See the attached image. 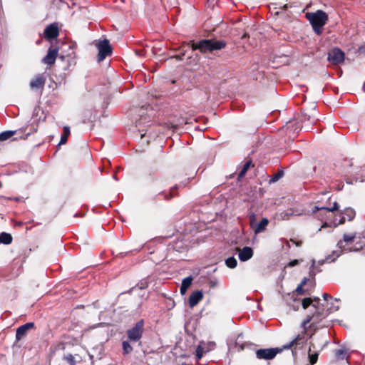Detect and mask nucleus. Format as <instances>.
<instances>
[{"label": "nucleus", "instance_id": "obj_1", "mask_svg": "<svg viewBox=\"0 0 365 365\" xmlns=\"http://www.w3.org/2000/svg\"><path fill=\"white\" fill-rule=\"evenodd\" d=\"M307 19L310 22L314 31L320 35L323 26L328 21V15L322 10H317L315 12H308L305 15Z\"/></svg>", "mask_w": 365, "mask_h": 365}, {"label": "nucleus", "instance_id": "obj_2", "mask_svg": "<svg viewBox=\"0 0 365 365\" xmlns=\"http://www.w3.org/2000/svg\"><path fill=\"white\" fill-rule=\"evenodd\" d=\"M226 45V42L223 40L205 39L197 43H192V48L193 50H200L202 53H207L221 50Z\"/></svg>", "mask_w": 365, "mask_h": 365}, {"label": "nucleus", "instance_id": "obj_3", "mask_svg": "<svg viewBox=\"0 0 365 365\" xmlns=\"http://www.w3.org/2000/svg\"><path fill=\"white\" fill-rule=\"evenodd\" d=\"M356 237V232H353V233H350V234H344L343 235L342 240H339L337 243V246L340 249V251L334 252L333 253V255H335V257L334 258H331V256H328L326 258V261L328 262H333L335 260L336 258L339 257L342 252H349L353 251V250L351 247H349L348 245L351 244L354 241Z\"/></svg>", "mask_w": 365, "mask_h": 365}, {"label": "nucleus", "instance_id": "obj_4", "mask_svg": "<svg viewBox=\"0 0 365 365\" xmlns=\"http://www.w3.org/2000/svg\"><path fill=\"white\" fill-rule=\"evenodd\" d=\"M315 314L312 316H308L307 318L303 321L302 323V327L303 328V331L301 334H298L297 337L292 340L289 344L284 346L285 349H289L294 345H303L306 343L307 339L305 337V334L307 329V326L312 320Z\"/></svg>", "mask_w": 365, "mask_h": 365}, {"label": "nucleus", "instance_id": "obj_5", "mask_svg": "<svg viewBox=\"0 0 365 365\" xmlns=\"http://www.w3.org/2000/svg\"><path fill=\"white\" fill-rule=\"evenodd\" d=\"M96 46L98 50V61H103L106 58V56L110 55L112 53V47L108 39L99 41L96 43Z\"/></svg>", "mask_w": 365, "mask_h": 365}, {"label": "nucleus", "instance_id": "obj_6", "mask_svg": "<svg viewBox=\"0 0 365 365\" xmlns=\"http://www.w3.org/2000/svg\"><path fill=\"white\" fill-rule=\"evenodd\" d=\"M281 349L278 348L260 349L257 350L256 356L258 359L271 360L279 353Z\"/></svg>", "mask_w": 365, "mask_h": 365}, {"label": "nucleus", "instance_id": "obj_7", "mask_svg": "<svg viewBox=\"0 0 365 365\" xmlns=\"http://www.w3.org/2000/svg\"><path fill=\"white\" fill-rule=\"evenodd\" d=\"M143 331V322L141 320L138 322L134 327L128 331V336L130 341H137L142 337Z\"/></svg>", "mask_w": 365, "mask_h": 365}, {"label": "nucleus", "instance_id": "obj_8", "mask_svg": "<svg viewBox=\"0 0 365 365\" xmlns=\"http://www.w3.org/2000/svg\"><path fill=\"white\" fill-rule=\"evenodd\" d=\"M215 342H212V341H209V342L201 341V342H200V344H198V346H197V349H196L197 359V360L200 359L205 354L209 352L211 350H213L215 349Z\"/></svg>", "mask_w": 365, "mask_h": 365}, {"label": "nucleus", "instance_id": "obj_9", "mask_svg": "<svg viewBox=\"0 0 365 365\" xmlns=\"http://www.w3.org/2000/svg\"><path fill=\"white\" fill-rule=\"evenodd\" d=\"M339 205L336 202H334L333 203V205L331 207H319V206H314L312 208V213L314 214L317 212H319V215H317L318 217H321V220L322 221L324 220V216L329 212H334L336 210H339Z\"/></svg>", "mask_w": 365, "mask_h": 365}, {"label": "nucleus", "instance_id": "obj_10", "mask_svg": "<svg viewBox=\"0 0 365 365\" xmlns=\"http://www.w3.org/2000/svg\"><path fill=\"white\" fill-rule=\"evenodd\" d=\"M44 37L48 40L51 41L54 38H56L59 34V29L57 23H53L49 24L44 30L43 32Z\"/></svg>", "mask_w": 365, "mask_h": 365}, {"label": "nucleus", "instance_id": "obj_11", "mask_svg": "<svg viewBox=\"0 0 365 365\" xmlns=\"http://www.w3.org/2000/svg\"><path fill=\"white\" fill-rule=\"evenodd\" d=\"M328 60L334 64H339L344 61V53L339 48H333L328 54Z\"/></svg>", "mask_w": 365, "mask_h": 365}, {"label": "nucleus", "instance_id": "obj_12", "mask_svg": "<svg viewBox=\"0 0 365 365\" xmlns=\"http://www.w3.org/2000/svg\"><path fill=\"white\" fill-rule=\"evenodd\" d=\"M250 224L254 230L255 234L261 233L264 232L266 229V227L269 224V220L267 218H263L258 224L254 225V221L255 220V215L252 214L250 217Z\"/></svg>", "mask_w": 365, "mask_h": 365}, {"label": "nucleus", "instance_id": "obj_13", "mask_svg": "<svg viewBox=\"0 0 365 365\" xmlns=\"http://www.w3.org/2000/svg\"><path fill=\"white\" fill-rule=\"evenodd\" d=\"M46 83V77L44 74L36 75L29 83L31 89H39L43 88Z\"/></svg>", "mask_w": 365, "mask_h": 365}, {"label": "nucleus", "instance_id": "obj_14", "mask_svg": "<svg viewBox=\"0 0 365 365\" xmlns=\"http://www.w3.org/2000/svg\"><path fill=\"white\" fill-rule=\"evenodd\" d=\"M58 54V48H49L46 56L42 59V62L48 66H52L55 63Z\"/></svg>", "mask_w": 365, "mask_h": 365}, {"label": "nucleus", "instance_id": "obj_15", "mask_svg": "<svg viewBox=\"0 0 365 365\" xmlns=\"http://www.w3.org/2000/svg\"><path fill=\"white\" fill-rule=\"evenodd\" d=\"M34 327V322H29L26 323L22 326H20L16 333V340L19 341L23 337H24L27 333V331Z\"/></svg>", "mask_w": 365, "mask_h": 365}, {"label": "nucleus", "instance_id": "obj_16", "mask_svg": "<svg viewBox=\"0 0 365 365\" xmlns=\"http://www.w3.org/2000/svg\"><path fill=\"white\" fill-rule=\"evenodd\" d=\"M253 255V250L250 247H245L239 250L238 257L240 261L245 262L250 259Z\"/></svg>", "mask_w": 365, "mask_h": 365}, {"label": "nucleus", "instance_id": "obj_17", "mask_svg": "<svg viewBox=\"0 0 365 365\" xmlns=\"http://www.w3.org/2000/svg\"><path fill=\"white\" fill-rule=\"evenodd\" d=\"M203 294L201 291H195L189 297L188 302L191 308L196 306L202 300Z\"/></svg>", "mask_w": 365, "mask_h": 365}, {"label": "nucleus", "instance_id": "obj_18", "mask_svg": "<svg viewBox=\"0 0 365 365\" xmlns=\"http://www.w3.org/2000/svg\"><path fill=\"white\" fill-rule=\"evenodd\" d=\"M192 282V277H187L182 279L180 289L181 294L184 295L186 293L187 289L191 285Z\"/></svg>", "mask_w": 365, "mask_h": 365}, {"label": "nucleus", "instance_id": "obj_19", "mask_svg": "<svg viewBox=\"0 0 365 365\" xmlns=\"http://www.w3.org/2000/svg\"><path fill=\"white\" fill-rule=\"evenodd\" d=\"M341 214H343L346 217V219L347 218L348 221L353 220L356 216V212L351 207L345 208L341 212Z\"/></svg>", "mask_w": 365, "mask_h": 365}, {"label": "nucleus", "instance_id": "obj_20", "mask_svg": "<svg viewBox=\"0 0 365 365\" xmlns=\"http://www.w3.org/2000/svg\"><path fill=\"white\" fill-rule=\"evenodd\" d=\"M63 359L69 365H76L78 361H81V357L79 356L76 355V356H75L71 354L65 355Z\"/></svg>", "mask_w": 365, "mask_h": 365}, {"label": "nucleus", "instance_id": "obj_21", "mask_svg": "<svg viewBox=\"0 0 365 365\" xmlns=\"http://www.w3.org/2000/svg\"><path fill=\"white\" fill-rule=\"evenodd\" d=\"M12 242V237L10 234L2 232L0 235V242L4 245H9Z\"/></svg>", "mask_w": 365, "mask_h": 365}, {"label": "nucleus", "instance_id": "obj_22", "mask_svg": "<svg viewBox=\"0 0 365 365\" xmlns=\"http://www.w3.org/2000/svg\"><path fill=\"white\" fill-rule=\"evenodd\" d=\"M314 301L319 304L320 299L319 297H314V299H312L311 298H304L302 300V307L305 309H307L312 303Z\"/></svg>", "mask_w": 365, "mask_h": 365}, {"label": "nucleus", "instance_id": "obj_23", "mask_svg": "<svg viewBox=\"0 0 365 365\" xmlns=\"http://www.w3.org/2000/svg\"><path fill=\"white\" fill-rule=\"evenodd\" d=\"M70 134V129L68 127L65 126L63 128V133L61 135V140L59 142V145H63L67 142L68 137Z\"/></svg>", "mask_w": 365, "mask_h": 365}, {"label": "nucleus", "instance_id": "obj_24", "mask_svg": "<svg viewBox=\"0 0 365 365\" xmlns=\"http://www.w3.org/2000/svg\"><path fill=\"white\" fill-rule=\"evenodd\" d=\"M15 133H16V131H11V130H8V131H4V132L1 133H0V141H4L6 140H8L11 137H12Z\"/></svg>", "mask_w": 365, "mask_h": 365}, {"label": "nucleus", "instance_id": "obj_25", "mask_svg": "<svg viewBox=\"0 0 365 365\" xmlns=\"http://www.w3.org/2000/svg\"><path fill=\"white\" fill-rule=\"evenodd\" d=\"M251 163L252 162L250 160H248L245 163L241 171L239 173L238 178H242L245 175L246 173L247 172L251 165Z\"/></svg>", "mask_w": 365, "mask_h": 365}, {"label": "nucleus", "instance_id": "obj_26", "mask_svg": "<svg viewBox=\"0 0 365 365\" xmlns=\"http://www.w3.org/2000/svg\"><path fill=\"white\" fill-rule=\"evenodd\" d=\"M123 353V354H128L133 351V347L130 343L127 341H123L122 343Z\"/></svg>", "mask_w": 365, "mask_h": 365}, {"label": "nucleus", "instance_id": "obj_27", "mask_svg": "<svg viewBox=\"0 0 365 365\" xmlns=\"http://www.w3.org/2000/svg\"><path fill=\"white\" fill-rule=\"evenodd\" d=\"M177 189V187H174L173 188L170 189L169 193H165V192H162V193H160L159 195H163L164 196V199L166 200H170L173 197H174L175 195V190Z\"/></svg>", "mask_w": 365, "mask_h": 365}, {"label": "nucleus", "instance_id": "obj_28", "mask_svg": "<svg viewBox=\"0 0 365 365\" xmlns=\"http://www.w3.org/2000/svg\"><path fill=\"white\" fill-rule=\"evenodd\" d=\"M225 264L230 268H235L237 264V262L235 257H231L226 259Z\"/></svg>", "mask_w": 365, "mask_h": 365}, {"label": "nucleus", "instance_id": "obj_29", "mask_svg": "<svg viewBox=\"0 0 365 365\" xmlns=\"http://www.w3.org/2000/svg\"><path fill=\"white\" fill-rule=\"evenodd\" d=\"M284 175L283 171H279L277 173L274 174L273 177L269 180L270 183L275 182L278 181Z\"/></svg>", "mask_w": 365, "mask_h": 365}, {"label": "nucleus", "instance_id": "obj_30", "mask_svg": "<svg viewBox=\"0 0 365 365\" xmlns=\"http://www.w3.org/2000/svg\"><path fill=\"white\" fill-rule=\"evenodd\" d=\"M361 175L356 178V181L364 182L365 181V165L361 168Z\"/></svg>", "mask_w": 365, "mask_h": 365}, {"label": "nucleus", "instance_id": "obj_31", "mask_svg": "<svg viewBox=\"0 0 365 365\" xmlns=\"http://www.w3.org/2000/svg\"><path fill=\"white\" fill-rule=\"evenodd\" d=\"M346 221V217L344 215V216H341L339 220V222L338 223H334V227H336L338 225H342Z\"/></svg>", "mask_w": 365, "mask_h": 365}, {"label": "nucleus", "instance_id": "obj_32", "mask_svg": "<svg viewBox=\"0 0 365 365\" xmlns=\"http://www.w3.org/2000/svg\"><path fill=\"white\" fill-rule=\"evenodd\" d=\"M294 292L299 294H302L304 293L303 287L301 285H299L295 289Z\"/></svg>", "mask_w": 365, "mask_h": 365}, {"label": "nucleus", "instance_id": "obj_33", "mask_svg": "<svg viewBox=\"0 0 365 365\" xmlns=\"http://www.w3.org/2000/svg\"><path fill=\"white\" fill-rule=\"evenodd\" d=\"M299 264V260L298 259H294V260H292L289 264H288V266L289 267H294V266H296Z\"/></svg>", "mask_w": 365, "mask_h": 365}, {"label": "nucleus", "instance_id": "obj_34", "mask_svg": "<svg viewBox=\"0 0 365 365\" xmlns=\"http://www.w3.org/2000/svg\"><path fill=\"white\" fill-rule=\"evenodd\" d=\"M293 302H294V303L297 304L296 305L295 304L293 305V309H294V310H297L299 309V303L300 302H299V300L297 301L295 299H294Z\"/></svg>", "mask_w": 365, "mask_h": 365}, {"label": "nucleus", "instance_id": "obj_35", "mask_svg": "<svg viewBox=\"0 0 365 365\" xmlns=\"http://www.w3.org/2000/svg\"><path fill=\"white\" fill-rule=\"evenodd\" d=\"M322 297L325 301H327L329 299H332V297L327 293H324Z\"/></svg>", "mask_w": 365, "mask_h": 365}, {"label": "nucleus", "instance_id": "obj_36", "mask_svg": "<svg viewBox=\"0 0 365 365\" xmlns=\"http://www.w3.org/2000/svg\"><path fill=\"white\" fill-rule=\"evenodd\" d=\"M313 307H314L317 309L316 312V314H315L316 315H322V314L319 307H317L316 304H313Z\"/></svg>", "mask_w": 365, "mask_h": 365}, {"label": "nucleus", "instance_id": "obj_37", "mask_svg": "<svg viewBox=\"0 0 365 365\" xmlns=\"http://www.w3.org/2000/svg\"><path fill=\"white\" fill-rule=\"evenodd\" d=\"M317 355H312L311 356V363L313 364L314 363H316L317 361Z\"/></svg>", "mask_w": 365, "mask_h": 365}, {"label": "nucleus", "instance_id": "obj_38", "mask_svg": "<svg viewBox=\"0 0 365 365\" xmlns=\"http://www.w3.org/2000/svg\"><path fill=\"white\" fill-rule=\"evenodd\" d=\"M307 278H304V279L302 281V282L300 283V284H299V285H301V287H303L306 284V283H307Z\"/></svg>", "mask_w": 365, "mask_h": 365}, {"label": "nucleus", "instance_id": "obj_39", "mask_svg": "<svg viewBox=\"0 0 365 365\" xmlns=\"http://www.w3.org/2000/svg\"><path fill=\"white\" fill-rule=\"evenodd\" d=\"M343 353H344V351H343V350L339 349V350H338V351H336V355H340V354H342Z\"/></svg>", "mask_w": 365, "mask_h": 365}, {"label": "nucleus", "instance_id": "obj_40", "mask_svg": "<svg viewBox=\"0 0 365 365\" xmlns=\"http://www.w3.org/2000/svg\"><path fill=\"white\" fill-rule=\"evenodd\" d=\"M292 241L294 243H295L297 246H300V245H301V244H302V242H295V241H294V240H292Z\"/></svg>", "mask_w": 365, "mask_h": 365}, {"label": "nucleus", "instance_id": "obj_41", "mask_svg": "<svg viewBox=\"0 0 365 365\" xmlns=\"http://www.w3.org/2000/svg\"><path fill=\"white\" fill-rule=\"evenodd\" d=\"M327 226H328V225H327V223L325 222L323 224V225L321 227V228L319 229V230H320L322 228L325 227H327Z\"/></svg>", "mask_w": 365, "mask_h": 365}, {"label": "nucleus", "instance_id": "obj_42", "mask_svg": "<svg viewBox=\"0 0 365 365\" xmlns=\"http://www.w3.org/2000/svg\"><path fill=\"white\" fill-rule=\"evenodd\" d=\"M192 43H195L193 41H191L190 43H187V46H190V44L191 48H192ZM192 50L194 51L193 48H192Z\"/></svg>", "mask_w": 365, "mask_h": 365}, {"label": "nucleus", "instance_id": "obj_43", "mask_svg": "<svg viewBox=\"0 0 365 365\" xmlns=\"http://www.w3.org/2000/svg\"><path fill=\"white\" fill-rule=\"evenodd\" d=\"M246 36H247V34H245L242 36V38H245Z\"/></svg>", "mask_w": 365, "mask_h": 365}, {"label": "nucleus", "instance_id": "obj_44", "mask_svg": "<svg viewBox=\"0 0 365 365\" xmlns=\"http://www.w3.org/2000/svg\"><path fill=\"white\" fill-rule=\"evenodd\" d=\"M145 134H140V138H143Z\"/></svg>", "mask_w": 365, "mask_h": 365}, {"label": "nucleus", "instance_id": "obj_45", "mask_svg": "<svg viewBox=\"0 0 365 365\" xmlns=\"http://www.w3.org/2000/svg\"><path fill=\"white\" fill-rule=\"evenodd\" d=\"M178 58L179 60H180V59H181V57H180V56H178Z\"/></svg>", "mask_w": 365, "mask_h": 365}]
</instances>
